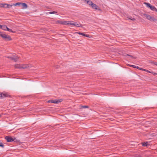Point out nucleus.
Wrapping results in <instances>:
<instances>
[{
  "label": "nucleus",
  "mask_w": 157,
  "mask_h": 157,
  "mask_svg": "<svg viewBox=\"0 0 157 157\" xmlns=\"http://www.w3.org/2000/svg\"><path fill=\"white\" fill-rule=\"evenodd\" d=\"M152 63H153L155 65L157 66V63L156 62H153Z\"/></svg>",
  "instance_id": "obj_32"
},
{
  "label": "nucleus",
  "mask_w": 157,
  "mask_h": 157,
  "mask_svg": "<svg viewBox=\"0 0 157 157\" xmlns=\"http://www.w3.org/2000/svg\"><path fill=\"white\" fill-rule=\"evenodd\" d=\"M68 22L69 21H61L60 23L62 24L67 25L68 24Z\"/></svg>",
  "instance_id": "obj_8"
},
{
  "label": "nucleus",
  "mask_w": 157,
  "mask_h": 157,
  "mask_svg": "<svg viewBox=\"0 0 157 157\" xmlns=\"http://www.w3.org/2000/svg\"><path fill=\"white\" fill-rule=\"evenodd\" d=\"M63 101V99H60L59 100H56V101H57L56 102H57V104L61 102V101Z\"/></svg>",
  "instance_id": "obj_21"
},
{
  "label": "nucleus",
  "mask_w": 157,
  "mask_h": 157,
  "mask_svg": "<svg viewBox=\"0 0 157 157\" xmlns=\"http://www.w3.org/2000/svg\"><path fill=\"white\" fill-rule=\"evenodd\" d=\"M12 6V5L8 4L6 3L0 4V7L1 8H10Z\"/></svg>",
  "instance_id": "obj_2"
},
{
  "label": "nucleus",
  "mask_w": 157,
  "mask_h": 157,
  "mask_svg": "<svg viewBox=\"0 0 157 157\" xmlns=\"http://www.w3.org/2000/svg\"><path fill=\"white\" fill-rule=\"evenodd\" d=\"M150 8L152 10L157 12V9L154 6L151 5Z\"/></svg>",
  "instance_id": "obj_9"
},
{
  "label": "nucleus",
  "mask_w": 157,
  "mask_h": 157,
  "mask_svg": "<svg viewBox=\"0 0 157 157\" xmlns=\"http://www.w3.org/2000/svg\"><path fill=\"white\" fill-rule=\"evenodd\" d=\"M7 27L5 25H2V29L4 30H6Z\"/></svg>",
  "instance_id": "obj_19"
},
{
  "label": "nucleus",
  "mask_w": 157,
  "mask_h": 157,
  "mask_svg": "<svg viewBox=\"0 0 157 157\" xmlns=\"http://www.w3.org/2000/svg\"><path fill=\"white\" fill-rule=\"evenodd\" d=\"M21 3H20V2H17V3H16L15 4H13V5H12V6L13 5H14V6H15L17 5H20V4H21Z\"/></svg>",
  "instance_id": "obj_23"
},
{
  "label": "nucleus",
  "mask_w": 157,
  "mask_h": 157,
  "mask_svg": "<svg viewBox=\"0 0 157 157\" xmlns=\"http://www.w3.org/2000/svg\"><path fill=\"white\" fill-rule=\"evenodd\" d=\"M146 71V72H147L150 73H152V74H153V75H157V73L154 72L153 71H148V70H147Z\"/></svg>",
  "instance_id": "obj_17"
},
{
  "label": "nucleus",
  "mask_w": 157,
  "mask_h": 157,
  "mask_svg": "<svg viewBox=\"0 0 157 157\" xmlns=\"http://www.w3.org/2000/svg\"><path fill=\"white\" fill-rule=\"evenodd\" d=\"M2 116V115L1 114H0V117Z\"/></svg>",
  "instance_id": "obj_38"
},
{
  "label": "nucleus",
  "mask_w": 157,
  "mask_h": 157,
  "mask_svg": "<svg viewBox=\"0 0 157 157\" xmlns=\"http://www.w3.org/2000/svg\"><path fill=\"white\" fill-rule=\"evenodd\" d=\"M129 19H131V20H132L133 21H135L136 20V19L135 18H133L132 19H131V18H129Z\"/></svg>",
  "instance_id": "obj_33"
},
{
  "label": "nucleus",
  "mask_w": 157,
  "mask_h": 157,
  "mask_svg": "<svg viewBox=\"0 0 157 157\" xmlns=\"http://www.w3.org/2000/svg\"><path fill=\"white\" fill-rule=\"evenodd\" d=\"M0 147H2L3 148H4V145L1 142L0 143Z\"/></svg>",
  "instance_id": "obj_27"
},
{
  "label": "nucleus",
  "mask_w": 157,
  "mask_h": 157,
  "mask_svg": "<svg viewBox=\"0 0 157 157\" xmlns=\"http://www.w3.org/2000/svg\"><path fill=\"white\" fill-rule=\"evenodd\" d=\"M135 68H137V69H139V67H138V66H136V67Z\"/></svg>",
  "instance_id": "obj_35"
},
{
  "label": "nucleus",
  "mask_w": 157,
  "mask_h": 157,
  "mask_svg": "<svg viewBox=\"0 0 157 157\" xmlns=\"http://www.w3.org/2000/svg\"><path fill=\"white\" fill-rule=\"evenodd\" d=\"M144 4L146 5V6L149 8H150V7L151 6L150 4L147 2H145Z\"/></svg>",
  "instance_id": "obj_18"
},
{
  "label": "nucleus",
  "mask_w": 157,
  "mask_h": 157,
  "mask_svg": "<svg viewBox=\"0 0 157 157\" xmlns=\"http://www.w3.org/2000/svg\"><path fill=\"white\" fill-rule=\"evenodd\" d=\"M0 36H1L3 38L4 36H5V34H3V33H2L1 34Z\"/></svg>",
  "instance_id": "obj_28"
},
{
  "label": "nucleus",
  "mask_w": 157,
  "mask_h": 157,
  "mask_svg": "<svg viewBox=\"0 0 157 157\" xmlns=\"http://www.w3.org/2000/svg\"><path fill=\"white\" fill-rule=\"evenodd\" d=\"M21 67V65L17 64V65H16L15 66V67L16 68L22 69V68Z\"/></svg>",
  "instance_id": "obj_14"
},
{
  "label": "nucleus",
  "mask_w": 157,
  "mask_h": 157,
  "mask_svg": "<svg viewBox=\"0 0 157 157\" xmlns=\"http://www.w3.org/2000/svg\"><path fill=\"white\" fill-rule=\"evenodd\" d=\"M139 70H142V68H140V67H139Z\"/></svg>",
  "instance_id": "obj_37"
},
{
  "label": "nucleus",
  "mask_w": 157,
  "mask_h": 157,
  "mask_svg": "<svg viewBox=\"0 0 157 157\" xmlns=\"http://www.w3.org/2000/svg\"><path fill=\"white\" fill-rule=\"evenodd\" d=\"M142 71H146V69H144V68H142Z\"/></svg>",
  "instance_id": "obj_34"
},
{
  "label": "nucleus",
  "mask_w": 157,
  "mask_h": 157,
  "mask_svg": "<svg viewBox=\"0 0 157 157\" xmlns=\"http://www.w3.org/2000/svg\"><path fill=\"white\" fill-rule=\"evenodd\" d=\"M22 6L24 7L25 9H26L28 7V6L27 4L25 3H21Z\"/></svg>",
  "instance_id": "obj_13"
},
{
  "label": "nucleus",
  "mask_w": 157,
  "mask_h": 157,
  "mask_svg": "<svg viewBox=\"0 0 157 157\" xmlns=\"http://www.w3.org/2000/svg\"><path fill=\"white\" fill-rule=\"evenodd\" d=\"M6 30H7L9 32H10L12 33H14V32L12 31V30L11 29H10L8 28V27L7 28Z\"/></svg>",
  "instance_id": "obj_24"
},
{
  "label": "nucleus",
  "mask_w": 157,
  "mask_h": 157,
  "mask_svg": "<svg viewBox=\"0 0 157 157\" xmlns=\"http://www.w3.org/2000/svg\"><path fill=\"white\" fill-rule=\"evenodd\" d=\"M86 2L88 5L90 6H91L92 4L93 3L90 0H87V1H86Z\"/></svg>",
  "instance_id": "obj_15"
},
{
  "label": "nucleus",
  "mask_w": 157,
  "mask_h": 157,
  "mask_svg": "<svg viewBox=\"0 0 157 157\" xmlns=\"http://www.w3.org/2000/svg\"><path fill=\"white\" fill-rule=\"evenodd\" d=\"M48 13L50 14H54L56 13H57V12L56 11H54L52 12H48Z\"/></svg>",
  "instance_id": "obj_22"
},
{
  "label": "nucleus",
  "mask_w": 157,
  "mask_h": 157,
  "mask_svg": "<svg viewBox=\"0 0 157 157\" xmlns=\"http://www.w3.org/2000/svg\"><path fill=\"white\" fill-rule=\"evenodd\" d=\"M142 144L143 146H144V147L147 146L148 145L147 142L142 143Z\"/></svg>",
  "instance_id": "obj_16"
},
{
  "label": "nucleus",
  "mask_w": 157,
  "mask_h": 157,
  "mask_svg": "<svg viewBox=\"0 0 157 157\" xmlns=\"http://www.w3.org/2000/svg\"><path fill=\"white\" fill-rule=\"evenodd\" d=\"M2 25H0V28L2 29Z\"/></svg>",
  "instance_id": "obj_36"
},
{
  "label": "nucleus",
  "mask_w": 157,
  "mask_h": 157,
  "mask_svg": "<svg viewBox=\"0 0 157 157\" xmlns=\"http://www.w3.org/2000/svg\"><path fill=\"white\" fill-rule=\"evenodd\" d=\"M125 56H130V57H131V58H134V57H133V56H132V55H129V54H125V55H124Z\"/></svg>",
  "instance_id": "obj_26"
},
{
  "label": "nucleus",
  "mask_w": 157,
  "mask_h": 157,
  "mask_svg": "<svg viewBox=\"0 0 157 157\" xmlns=\"http://www.w3.org/2000/svg\"><path fill=\"white\" fill-rule=\"evenodd\" d=\"M57 101L56 100H49L48 101V102L50 103H56L57 104Z\"/></svg>",
  "instance_id": "obj_11"
},
{
  "label": "nucleus",
  "mask_w": 157,
  "mask_h": 157,
  "mask_svg": "<svg viewBox=\"0 0 157 157\" xmlns=\"http://www.w3.org/2000/svg\"><path fill=\"white\" fill-rule=\"evenodd\" d=\"M5 139L8 142H12L14 141V139L10 136H6Z\"/></svg>",
  "instance_id": "obj_4"
},
{
  "label": "nucleus",
  "mask_w": 157,
  "mask_h": 157,
  "mask_svg": "<svg viewBox=\"0 0 157 157\" xmlns=\"http://www.w3.org/2000/svg\"><path fill=\"white\" fill-rule=\"evenodd\" d=\"M72 25H74L76 27H82V25L80 24H78L77 22H75V23H73V24H72Z\"/></svg>",
  "instance_id": "obj_10"
},
{
  "label": "nucleus",
  "mask_w": 157,
  "mask_h": 157,
  "mask_svg": "<svg viewBox=\"0 0 157 157\" xmlns=\"http://www.w3.org/2000/svg\"><path fill=\"white\" fill-rule=\"evenodd\" d=\"M130 67H134V68H136V66H135L134 65H130Z\"/></svg>",
  "instance_id": "obj_31"
},
{
  "label": "nucleus",
  "mask_w": 157,
  "mask_h": 157,
  "mask_svg": "<svg viewBox=\"0 0 157 157\" xmlns=\"http://www.w3.org/2000/svg\"><path fill=\"white\" fill-rule=\"evenodd\" d=\"M7 57H8V58L9 59H11L12 60H13V56H8Z\"/></svg>",
  "instance_id": "obj_30"
},
{
  "label": "nucleus",
  "mask_w": 157,
  "mask_h": 157,
  "mask_svg": "<svg viewBox=\"0 0 157 157\" xmlns=\"http://www.w3.org/2000/svg\"><path fill=\"white\" fill-rule=\"evenodd\" d=\"M75 33L76 34H79L80 35H82L85 36H86L88 37H90V36L88 34H85L83 33H81L80 32H76Z\"/></svg>",
  "instance_id": "obj_7"
},
{
  "label": "nucleus",
  "mask_w": 157,
  "mask_h": 157,
  "mask_svg": "<svg viewBox=\"0 0 157 157\" xmlns=\"http://www.w3.org/2000/svg\"><path fill=\"white\" fill-rule=\"evenodd\" d=\"M10 97V95L8 94L5 92H3L0 93V98H3L5 97Z\"/></svg>",
  "instance_id": "obj_3"
},
{
  "label": "nucleus",
  "mask_w": 157,
  "mask_h": 157,
  "mask_svg": "<svg viewBox=\"0 0 157 157\" xmlns=\"http://www.w3.org/2000/svg\"><path fill=\"white\" fill-rule=\"evenodd\" d=\"M93 9L97 10L100 11H101V10L99 8V7L98 6L96 5L94 3H92L91 6Z\"/></svg>",
  "instance_id": "obj_5"
},
{
  "label": "nucleus",
  "mask_w": 157,
  "mask_h": 157,
  "mask_svg": "<svg viewBox=\"0 0 157 157\" xmlns=\"http://www.w3.org/2000/svg\"><path fill=\"white\" fill-rule=\"evenodd\" d=\"M81 108H89V106L86 105H83L81 106Z\"/></svg>",
  "instance_id": "obj_25"
},
{
  "label": "nucleus",
  "mask_w": 157,
  "mask_h": 157,
  "mask_svg": "<svg viewBox=\"0 0 157 157\" xmlns=\"http://www.w3.org/2000/svg\"><path fill=\"white\" fill-rule=\"evenodd\" d=\"M3 38L6 40H12V39L10 36L7 35L5 34Z\"/></svg>",
  "instance_id": "obj_6"
},
{
  "label": "nucleus",
  "mask_w": 157,
  "mask_h": 157,
  "mask_svg": "<svg viewBox=\"0 0 157 157\" xmlns=\"http://www.w3.org/2000/svg\"><path fill=\"white\" fill-rule=\"evenodd\" d=\"M19 59V58L16 56H13V60H14L15 62L17 61V60Z\"/></svg>",
  "instance_id": "obj_12"
},
{
  "label": "nucleus",
  "mask_w": 157,
  "mask_h": 157,
  "mask_svg": "<svg viewBox=\"0 0 157 157\" xmlns=\"http://www.w3.org/2000/svg\"><path fill=\"white\" fill-rule=\"evenodd\" d=\"M143 16L144 17H146L147 19L151 21H155V20H156L154 17L151 16L148 14L146 13H144L143 14Z\"/></svg>",
  "instance_id": "obj_1"
},
{
  "label": "nucleus",
  "mask_w": 157,
  "mask_h": 157,
  "mask_svg": "<svg viewBox=\"0 0 157 157\" xmlns=\"http://www.w3.org/2000/svg\"><path fill=\"white\" fill-rule=\"evenodd\" d=\"M72 22H73V21H69V22H68V25H72V24H73V23H72Z\"/></svg>",
  "instance_id": "obj_29"
},
{
  "label": "nucleus",
  "mask_w": 157,
  "mask_h": 157,
  "mask_svg": "<svg viewBox=\"0 0 157 157\" xmlns=\"http://www.w3.org/2000/svg\"><path fill=\"white\" fill-rule=\"evenodd\" d=\"M22 69H24L27 67V66L26 65H21Z\"/></svg>",
  "instance_id": "obj_20"
}]
</instances>
